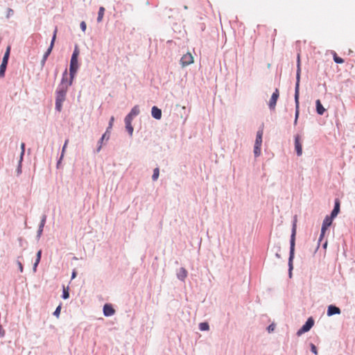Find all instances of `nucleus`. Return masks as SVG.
Returning a JSON list of instances; mask_svg holds the SVG:
<instances>
[{"instance_id":"nucleus-28","label":"nucleus","mask_w":355,"mask_h":355,"mask_svg":"<svg viewBox=\"0 0 355 355\" xmlns=\"http://www.w3.org/2000/svg\"><path fill=\"white\" fill-rule=\"evenodd\" d=\"M21 168H22V161H21V159H19V160L18 162V165H17V167L16 169V173H17V176H19L21 174V173H22Z\"/></svg>"},{"instance_id":"nucleus-6","label":"nucleus","mask_w":355,"mask_h":355,"mask_svg":"<svg viewBox=\"0 0 355 355\" xmlns=\"http://www.w3.org/2000/svg\"><path fill=\"white\" fill-rule=\"evenodd\" d=\"M313 325H314V320H313V319L312 318H309L307 320V321L306 322V323L302 327V328H300L297 331V335L298 336H300L303 334L309 331L313 327Z\"/></svg>"},{"instance_id":"nucleus-39","label":"nucleus","mask_w":355,"mask_h":355,"mask_svg":"<svg viewBox=\"0 0 355 355\" xmlns=\"http://www.w3.org/2000/svg\"><path fill=\"white\" fill-rule=\"evenodd\" d=\"M80 29H81L83 32H85V30H86V28H87L86 23H85L84 21H81V22H80Z\"/></svg>"},{"instance_id":"nucleus-26","label":"nucleus","mask_w":355,"mask_h":355,"mask_svg":"<svg viewBox=\"0 0 355 355\" xmlns=\"http://www.w3.org/2000/svg\"><path fill=\"white\" fill-rule=\"evenodd\" d=\"M159 168L157 167V168H154V170H153L152 180L153 181H156L159 178Z\"/></svg>"},{"instance_id":"nucleus-36","label":"nucleus","mask_w":355,"mask_h":355,"mask_svg":"<svg viewBox=\"0 0 355 355\" xmlns=\"http://www.w3.org/2000/svg\"><path fill=\"white\" fill-rule=\"evenodd\" d=\"M310 346H311V352L313 354H315V355H317L318 354V350H317V348H316L315 345L314 344H313V343H311Z\"/></svg>"},{"instance_id":"nucleus-34","label":"nucleus","mask_w":355,"mask_h":355,"mask_svg":"<svg viewBox=\"0 0 355 355\" xmlns=\"http://www.w3.org/2000/svg\"><path fill=\"white\" fill-rule=\"evenodd\" d=\"M133 117H134L133 116H132L130 113H128V114L125 116V119H124V122H125V123H132V119H133Z\"/></svg>"},{"instance_id":"nucleus-33","label":"nucleus","mask_w":355,"mask_h":355,"mask_svg":"<svg viewBox=\"0 0 355 355\" xmlns=\"http://www.w3.org/2000/svg\"><path fill=\"white\" fill-rule=\"evenodd\" d=\"M68 141H69V139H66V140H65V141H64V146H63V147H62V155H61V157H60V159H59V160H58V164H60V160L62 159V157H63V154H64V152L65 148H66V147H67V144H68Z\"/></svg>"},{"instance_id":"nucleus-37","label":"nucleus","mask_w":355,"mask_h":355,"mask_svg":"<svg viewBox=\"0 0 355 355\" xmlns=\"http://www.w3.org/2000/svg\"><path fill=\"white\" fill-rule=\"evenodd\" d=\"M41 257H42V250H40L39 251H37V252L36 254L35 261H37V262H40L41 260Z\"/></svg>"},{"instance_id":"nucleus-48","label":"nucleus","mask_w":355,"mask_h":355,"mask_svg":"<svg viewBox=\"0 0 355 355\" xmlns=\"http://www.w3.org/2000/svg\"><path fill=\"white\" fill-rule=\"evenodd\" d=\"M102 144H101V143L98 142V146H97L96 150L97 153H99L101 151V150L102 148Z\"/></svg>"},{"instance_id":"nucleus-8","label":"nucleus","mask_w":355,"mask_h":355,"mask_svg":"<svg viewBox=\"0 0 355 355\" xmlns=\"http://www.w3.org/2000/svg\"><path fill=\"white\" fill-rule=\"evenodd\" d=\"M279 96V89H276L275 90V92L272 93V96L268 103V106H269L270 109L275 110Z\"/></svg>"},{"instance_id":"nucleus-18","label":"nucleus","mask_w":355,"mask_h":355,"mask_svg":"<svg viewBox=\"0 0 355 355\" xmlns=\"http://www.w3.org/2000/svg\"><path fill=\"white\" fill-rule=\"evenodd\" d=\"M111 131L106 129L105 132L103 134L101 139L98 140V143L103 144V141H108L110 137Z\"/></svg>"},{"instance_id":"nucleus-44","label":"nucleus","mask_w":355,"mask_h":355,"mask_svg":"<svg viewBox=\"0 0 355 355\" xmlns=\"http://www.w3.org/2000/svg\"><path fill=\"white\" fill-rule=\"evenodd\" d=\"M76 276H77V272H76V269H73L71 272V279H75L76 277Z\"/></svg>"},{"instance_id":"nucleus-13","label":"nucleus","mask_w":355,"mask_h":355,"mask_svg":"<svg viewBox=\"0 0 355 355\" xmlns=\"http://www.w3.org/2000/svg\"><path fill=\"white\" fill-rule=\"evenodd\" d=\"M187 274L188 272L187 270L184 268L182 267L179 269L176 274L177 278L180 281L184 282L185 278L187 276Z\"/></svg>"},{"instance_id":"nucleus-15","label":"nucleus","mask_w":355,"mask_h":355,"mask_svg":"<svg viewBox=\"0 0 355 355\" xmlns=\"http://www.w3.org/2000/svg\"><path fill=\"white\" fill-rule=\"evenodd\" d=\"M340 200L338 199H336L334 208L331 214V217L335 218L338 215V214L340 211Z\"/></svg>"},{"instance_id":"nucleus-22","label":"nucleus","mask_w":355,"mask_h":355,"mask_svg":"<svg viewBox=\"0 0 355 355\" xmlns=\"http://www.w3.org/2000/svg\"><path fill=\"white\" fill-rule=\"evenodd\" d=\"M140 112L139 107L138 105H135L129 112L132 116H137Z\"/></svg>"},{"instance_id":"nucleus-10","label":"nucleus","mask_w":355,"mask_h":355,"mask_svg":"<svg viewBox=\"0 0 355 355\" xmlns=\"http://www.w3.org/2000/svg\"><path fill=\"white\" fill-rule=\"evenodd\" d=\"M295 149L298 156L302 155V144L301 141V137L300 135H297L295 137Z\"/></svg>"},{"instance_id":"nucleus-29","label":"nucleus","mask_w":355,"mask_h":355,"mask_svg":"<svg viewBox=\"0 0 355 355\" xmlns=\"http://www.w3.org/2000/svg\"><path fill=\"white\" fill-rule=\"evenodd\" d=\"M69 67L79 68L78 60V59H71Z\"/></svg>"},{"instance_id":"nucleus-21","label":"nucleus","mask_w":355,"mask_h":355,"mask_svg":"<svg viewBox=\"0 0 355 355\" xmlns=\"http://www.w3.org/2000/svg\"><path fill=\"white\" fill-rule=\"evenodd\" d=\"M46 214H43L41 217V220H40V225H39V227H38V229L39 230H43L44 229V227L45 225V223H46Z\"/></svg>"},{"instance_id":"nucleus-30","label":"nucleus","mask_w":355,"mask_h":355,"mask_svg":"<svg viewBox=\"0 0 355 355\" xmlns=\"http://www.w3.org/2000/svg\"><path fill=\"white\" fill-rule=\"evenodd\" d=\"M78 68L69 67V76L72 78H75V76L78 71Z\"/></svg>"},{"instance_id":"nucleus-20","label":"nucleus","mask_w":355,"mask_h":355,"mask_svg":"<svg viewBox=\"0 0 355 355\" xmlns=\"http://www.w3.org/2000/svg\"><path fill=\"white\" fill-rule=\"evenodd\" d=\"M61 297L63 300H67L69 298V287H64V286H63L62 293Z\"/></svg>"},{"instance_id":"nucleus-41","label":"nucleus","mask_w":355,"mask_h":355,"mask_svg":"<svg viewBox=\"0 0 355 355\" xmlns=\"http://www.w3.org/2000/svg\"><path fill=\"white\" fill-rule=\"evenodd\" d=\"M73 79L74 78H72V76H69V78L67 79V84L66 85H67V87L73 84Z\"/></svg>"},{"instance_id":"nucleus-52","label":"nucleus","mask_w":355,"mask_h":355,"mask_svg":"<svg viewBox=\"0 0 355 355\" xmlns=\"http://www.w3.org/2000/svg\"><path fill=\"white\" fill-rule=\"evenodd\" d=\"M202 28V31H204V29H205V26H202V28Z\"/></svg>"},{"instance_id":"nucleus-3","label":"nucleus","mask_w":355,"mask_h":355,"mask_svg":"<svg viewBox=\"0 0 355 355\" xmlns=\"http://www.w3.org/2000/svg\"><path fill=\"white\" fill-rule=\"evenodd\" d=\"M295 233L296 229L295 225H294L292 231V234L291 237V248H290V256H289V270H290V275H291V270L293 269V259L294 258V251H295Z\"/></svg>"},{"instance_id":"nucleus-7","label":"nucleus","mask_w":355,"mask_h":355,"mask_svg":"<svg viewBox=\"0 0 355 355\" xmlns=\"http://www.w3.org/2000/svg\"><path fill=\"white\" fill-rule=\"evenodd\" d=\"M334 217L327 216L323 220L321 229L320 239L324 236L327 229L331 225Z\"/></svg>"},{"instance_id":"nucleus-49","label":"nucleus","mask_w":355,"mask_h":355,"mask_svg":"<svg viewBox=\"0 0 355 355\" xmlns=\"http://www.w3.org/2000/svg\"><path fill=\"white\" fill-rule=\"evenodd\" d=\"M67 76H68L67 69H65L64 71L62 73V78H66Z\"/></svg>"},{"instance_id":"nucleus-27","label":"nucleus","mask_w":355,"mask_h":355,"mask_svg":"<svg viewBox=\"0 0 355 355\" xmlns=\"http://www.w3.org/2000/svg\"><path fill=\"white\" fill-rule=\"evenodd\" d=\"M333 58L335 62L338 64H342L344 62V60L340 57H338L336 52L333 53Z\"/></svg>"},{"instance_id":"nucleus-4","label":"nucleus","mask_w":355,"mask_h":355,"mask_svg":"<svg viewBox=\"0 0 355 355\" xmlns=\"http://www.w3.org/2000/svg\"><path fill=\"white\" fill-rule=\"evenodd\" d=\"M10 53V46H8L4 53L1 64L0 65V78H3L5 76V73L6 71L7 65L8 63V60Z\"/></svg>"},{"instance_id":"nucleus-35","label":"nucleus","mask_w":355,"mask_h":355,"mask_svg":"<svg viewBox=\"0 0 355 355\" xmlns=\"http://www.w3.org/2000/svg\"><path fill=\"white\" fill-rule=\"evenodd\" d=\"M114 121V117L111 116V118L110 119V121H109L108 126L106 128L107 130L111 131L112 126H113Z\"/></svg>"},{"instance_id":"nucleus-47","label":"nucleus","mask_w":355,"mask_h":355,"mask_svg":"<svg viewBox=\"0 0 355 355\" xmlns=\"http://www.w3.org/2000/svg\"><path fill=\"white\" fill-rule=\"evenodd\" d=\"M39 263H40V262H37V261H35V263H34V264H33V270L34 272H36V270H37V266H38Z\"/></svg>"},{"instance_id":"nucleus-31","label":"nucleus","mask_w":355,"mask_h":355,"mask_svg":"<svg viewBox=\"0 0 355 355\" xmlns=\"http://www.w3.org/2000/svg\"><path fill=\"white\" fill-rule=\"evenodd\" d=\"M61 307H62V304L60 303V305H58L57 306V308L55 309V310L53 313V315L54 316H55L56 318H58L60 316V315Z\"/></svg>"},{"instance_id":"nucleus-1","label":"nucleus","mask_w":355,"mask_h":355,"mask_svg":"<svg viewBox=\"0 0 355 355\" xmlns=\"http://www.w3.org/2000/svg\"><path fill=\"white\" fill-rule=\"evenodd\" d=\"M67 79L68 78H62L60 83L58 85L55 90V109L58 112H61L62 109V103L66 99L67 93Z\"/></svg>"},{"instance_id":"nucleus-32","label":"nucleus","mask_w":355,"mask_h":355,"mask_svg":"<svg viewBox=\"0 0 355 355\" xmlns=\"http://www.w3.org/2000/svg\"><path fill=\"white\" fill-rule=\"evenodd\" d=\"M20 148H21V153H20L19 159H21V161H23L24 155L25 153V144L21 143Z\"/></svg>"},{"instance_id":"nucleus-11","label":"nucleus","mask_w":355,"mask_h":355,"mask_svg":"<svg viewBox=\"0 0 355 355\" xmlns=\"http://www.w3.org/2000/svg\"><path fill=\"white\" fill-rule=\"evenodd\" d=\"M103 315L105 317H110L114 314L115 310L111 304H105L103 308Z\"/></svg>"},{"instance_id":"nucleus-45","label":"nucleus","mask_w":355,"mask_h":355,"mask_svg":"<svg viewBox=\"0 0 355 355\" xmlns=\"http://www.w3.org/2000/svg\"><path fill=\"white\" fill-rule=\"evenodd\" d=\"M5 336V331L3 329L1 325L0 324V338H2Z\"/></svg>"},{"instance_id":"nucleus-5","label":"nucleus","mask_w":355,"mask_h":355,"mask_svg":"<svg viewBox=\"0 0 355 355\" xmlns=\"http://www.w3.org/2000/svg\"><path fill=\"white\" fill-rule=\"evenodd\" d=\"M263 133V130H259L257 132L256 141L254 147V154L255 157H258L261 154V146L262 144Z\"/></svg>"},{"instance_id":"nucleus-40","label":"nucleus","mask_w":355,"mask_h":355,"mask_svg":"<svg viewBox=\"0 0 355 355\" xmlns=\"http://www.w3.org/2000/svg\"><path fill=\"white\" fill-rule=\"evenodd\" d=\"M14 13V11L12 8H8L7 10V15H6V17L7 18H9L10 16H12Z\"/></svg>"},{"instance_id":"nucleus-2","label":"nucleus","mask_w":355,"mask_h":355,"mask_svg":"<svg viewBox=\"0 0 355 355\" xmlns=\"http://www.w3.org/2000/svg\"><path fill=\"white\" fill-rule=\"evenodd\" d=\"M297 69L296 74V84L295 88V123H297V118L299 116L300 113V102H299V96H300V54L297 55Z\"/></svg>"},{"instance_id":"nucleus-46","label":"nucleus","mask_w":355,"mask_h":355,"mask_svg":"<svg viewBox=\"0 0 355 355\" xmlns=\"http://www.w3.org/2000/svg\"><path fill=\"white\" fill-rule=\"evenodd\" d=\"M55 40H54L53 39H51L49 49H51L53 50L54 44H55Z\"/></svg>"},{"instance_id":"nucleus-38","label":"nucleus","mask_w":355,"mask_h":355,"mask_svg":"<svg viewBox=\"0 0 355 355\" xmlns=\"http://www.w3.org/2000/svg\"><path fill=\"white\" fill-rule=\"evenodd\" d=\"M17 264L18 266V268H19V270L21 272H23L24 271V267H23V265L21 263V262L19 260H17Z\"/></svg>"},{"instance_id":"nucleus-16","label":"nucleus","mask_w":355,"mask_h":355,"mask_svg":"<svg viewBox=\"0 0 355 355\" xmlns=\"http://www.w3.org/2000/svg\"><path fill=\"white\" fill-rule=\"evenodd\" d=\"M315 105H316V112L318 114L320 115H322L324 112H325V109L324 108V107L322 106L320 101L319 99H318L316 101H315Z\"/></svg>"},{"instance_id":"nucleus-17","label":"nucleus","mask_w":355,"mask_h":355,"mask_svg":"<svg viewBox=\"0 0 355 355\" xmlns=\"http://www.w3.org/2000/svg\"><path fill=\"white\" fill-rule=\"evenodd\" d=\"M51 52H52V49L48 48L46 49V52L44 53L42 59L40 62L42 67H43L45 65L46 60H47L48 57L49 56V55L51 53Z\"/></svg>"},{"instance_id":"nucleus-12","label":"nucleus","mask_w":355,"mask_h":355,"mask_svg":"<svg viewBox=\"0 0 355 355\" xmlns=\"http://www.w3.org/2000/svg\"><path fill=\"white\" fill-rule=\"evenodd\" d=\"M162 110L159 109L158 107L154 105L153 106L151 109V115L152 116L156 119L159 120L162 118Z\"/></svg>"},{"instance_id":"nucleus-9","label":"nucleus","mask_w":355,"mask_h":355,"mask_svg":"<svg viewBox=\"0 0 355 355\" xmlns=\"http://www.w3.org/2000/svg\"><path fill=\"white\" fill-rule=\"evenodd\" d=\"M193 62V58L190 53L184 54L180 59V64L182 67H186Z\"/></svg>"},{"instance_id":"nucleus-14","label":"nucleus","mask_w":355,"mask_h":355,"mask_svg":"<svg viewBox=\"0 0 355 355\" xmlns=\"http://www.w3.org/2000/svg\"><path fill=\"white\" fill-rule=\"evenodd\" d=\"M340 309L338 307L334 306V305H329L328 306V309H327V315L328 316H331L334 314H340Z\"/></svg>"},{"instance_id":"nucleus-51","label":"nucleus","mask_w":355,"mask_h":355,"mask_svg":"<svg viewBox=\"0 0 355 355\" xmlns=\"http://www.w3.org/2000/svg\"><path fill=\"white\" fill-rule=\"evenodd\" d=\"M184 10H187L188 9V7L187 6H184Z\"/></svg>"},{"instance_id":"nucleus-19","label":"nucleus","mask_w":355,"mask_h":355,"mask_svg":"<svg viewBox=\"0 0 355 355\" xmlns=\"http://www.w3.org/2000/svg\"><path fill=\"white\" fill-rule=\"evenodd\" d=\"M105 12V8L103 6H101L98 10L97 21L101 22L103 19V15Z\"/></svg>"},{"instance_id":"nucleus-24","label":"nucleus","mask_w":355,"mask_h":355,"mask_svg":"<svg viewBox=\"0 0 355 355\" xmlns=\"http://www.w3.org/2000/svg\"><path fill=\"white\" fill-rule=\"evenodd\" d=\"M199 329L200 331H208L209 329V325L208 322H204L199 324Z\"/></svg>"},{"instance_id":"nucleus-42","label":"nucleus","mask_w":355,"mask_h":355,"mask_svg":"<svg viewBox=\"0 0 355 355\" xmlns=\"http://www.w3.org/2000/svg\"><path fill=\"white\" fill-rule=\"evenodd\" d=\"M275 325L274 324H271L268 327V331L269 333H271L275 330Z\"/></svg>"},{"instance_id":"nucleus-23","label":"nucleus","mask_w":355,"mask_h":355,"mask_svg":"<svg viewBox=\"0 0 355 355\" xmlns=\"http://www.w3.org/2000/svg\"><path fill=\"white\" fill-rule=\"evenodd\" d=\"M125 129L127 130L128 135L132 137L134 131L133 126L132 125V123H125Z\"/></svg>"},{"instance_id":"nucleus-50","label":"nucleus","mask_w":355,"mask_h":355,"mask_svg":"<svg viewBox=\"0 0 355 355\" xmlns=\"http://www.w3.org/2000/svg\"><path fill=\"white\" fill-rule=\"evenodd\" d=\"M56 33H57V28H55L51 39H53L54 40H56Z\"/></svg>"},{"instance_id":"nucleus-25","label":"nucleus","mask_w":355,"mask_h":355,"mask_svg":"<svg viewBox=\"0 0 355 355\" xmlns=\"http://www.w3.org/2000/svg\"><path fill=\"white\" fill-rule=\"evenodd\" d=\"M80 51L77 45L75 46L71 59H78Z\"/></svg>"},{"instance_id":"nucleus-43","label":"nucleus","mask_w":355,"mask_h":355,"mask_svg":"<svg viewBox=\"0 0 355 355\" xmlns=\"http://www.w3.org/2000/svg\"><path fill=\"white\" fill-rule=\"evenodd\" d=\"M43 230L37 229L36 239L39 240L42 234Z\"/></svg>"}]
</instances>
